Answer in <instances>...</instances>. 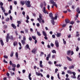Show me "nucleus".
Listing matches in <instances>:
<instances>
[{"label": "nucleus", "mask_w": 80, "mask_h": 80, "mask_svg": "<svg viewBox=\"0 0 80 80\" xmlns=\"http://www.w3.org/2000/svg\"><path fill=\"white\" fill-rule=\"evenodd\" d=\"M2 9V10L3 11V12H5V9L3 8L2 6L0 7Z\"/></svg>", "instance_id": "17"}, {"label": "nucleus", "mask_w": 80, "mask_h": 80, "mask_svg": "<svg viewBox=\"0 0 80 80\" xmlns=\"http://www.w3.org/2000/svg\"><path fill=\"white\" fill-rule=\"evenodd\" d=\"M32 38L33 39V40H36V38L35 36H32Z\"/></svg>", "instance_id": "43"}, {"label": "nucleus", "mask_w": 80, "mask_h": 80, "mask_svg": "<svg viewBox=\"0 0 80 80\" xmlns=\"http://www.w3.org/2000/svg\"><path fill=\"white\" fill-rule=\"evenodd\" d=\"M42 14L41 13L39 14V18H38L37 19V20L39 22V23H41V20H42Z\"/></svg>", "instance_id": "4"}, {"label": "nucleus", "mask_w": 80, "mask_h": 80, "mask_svg": "<svg viewBox=\"0 0 80 80\" xmlns=\"http://www.w3.org/2000/svg\"><path fill=\"white\" fill-rule=\"evenodd\" d=\"M74 68V66H70L69 67V69H72V68Z\"/></svg>", "instance_id": "27"}, {"label": "nucleus", "mask_w": 80, "mask_h": 80, "mask_svg": "<svg viewBox=\"0 0 80 80\" xmlns=\"http://www.w3.org/2000/svg\"><path fill=\"white\" fill-rule=\"evenodd\" d=\"M68 73H70V74H72V72L71 71L68 70L67 71Z\"/></svg>", "instance_id": "28"}, {"label": "nucleus", "mask_w": 80, "mask_h": 80, "mask_svg": "<svg viewBox=\"0 0 80 80\" xmlns=\"http://www.w3.org/2000/svg\"><path fill=\"white\" fill-rule=\"evenodd\" d=\"M58 71V69L56 68L55 69V73H57Z\"/></svg>", "instance_id": "38"}, {"label": "nucleus", "mask_w": 80, "mask_h": 80, "mask_svg": "<svg viewBox=\"0 0 80 80\" xmlns=\"http://www.w3.org/2000/svg\"><path fill=\"white\" fill-rule=\"evenodd\" d=\"M66 24H64L62 26V28H63L65 27H66Z\"/></svg>", "instance_id": "56"}, {"label": "nucleus", "mask_w": 80, "mask_h": 80, "mask_svg": "<svg viewBox=\"0 0 80 80\" xmlns=\"http://www.w3.org/2000/svg\"><path fill=\"white\" fill-rule=\"evenodd\" d=\"M26 40V38H25V37H23V40L25 41Z\"/></svg>", "instance_id": "59"}, {"label": "nucleus", "mask_w": 80, "mask_h": 80, "mask_svg": "<svg viewBox=\"0 0 80 80\" xmlns=\"http://www.w3.org/2000/svg\"><path fill=\"white\" fill-rule=\"evenodd\" d=\"M77 12H78L79 11H80V8L79 7H78L77 10H76Z\"/></svg>", "instance_id": "37"}, {"label": "nucleus", "mask_w": 80, "mask_h": 80, "mask_svg": "<svg viewBox=\"0 0 80 80\" xmlns=\"http://www.w3.org/2000/svg\"><path fill=\"white\" fill-rule=\"evenodd\" d=\"M43 3H44V6H46V5H47V4L46 3V2H45L44 1Z\"/></svg>", "instance_id": "51"}, {"label": "nucleus", "mask_w": 80, "mask_h": 80, "mask_svg": "<svg viewBox=\"0 0 80 80\" xmlns=\"http://www.w3.org/2000/svg\"><path fill=\"white\" fill-rule=\"evenodd\" d=\"M13 45L14 47H15L16 45V46H17V45H18V42L17 41H14L13 42Z\"/></svg>", "instance_id": "7"}, {"label": "nucleus", "mask_w": 80, "mask_h": 80, "mask_svg": "<svg viewBox=\"0 0 80 80\" xmlns=\"http://www.w3.org/2000/svg\"><path fill=\"white\" fill-rule=\"evenodd\" d=\"M56 36L57 37H60L61 36V33H60L57 32V34H56Z\"/></svg>", "instance_id": "9"}, {"label": "nucleus", "mask_w": 80, "mask_h": 80, "mask_svg": "<svg viewBox=\"0 0 80 80\" xmlns=\"http://www.w3.org/2000/svg\"><path fill=\"white\" fill-rule=\"evenodd\" d=\"M40 7L42 8H43V4L42 3H41L40 5Z\"/></svg>", "instance_id": "25"}, {"label": "nucleus", "mask_w": 80, "mask_h": 80, "mask_svg": "<svg viewBox=\"0 0 80 80\" xmlns=\"http://www.w3.org/2000/svg\"><path fill=\"white\" fill-rule=\"evenodd\" d=\"M36 25L37 27H40V24L39 23H37Z\"/></svg>", "instance_id": "62"}, {"label": "nucleus", "mask_w": 80, "mask_h": 80, "mask_svg": "<svg viewBox=\"0 0 80 80\" xmlns=\"http://www.w3.org/2000/svg\"><path fill=\"white\" fill-rule=\"evenodd\" d=\"M20 4H21L22 5H23L24 4H25V2L24 1H21Z\"/></svg>", "instance_id": "21"}, {"label": "nucleus", "mask_w": 80, "mask_h": 80, "mask_svg": "<svg viewBox=\"0 0 80 80\" xmlns=\"http://www.w3.org/2000/svg\"><path fill=\"white\" fill-rule=\"evenodd\" d=\"M26 47H27V48H29V45L28 44L26 45Z\"/></svg>", "instance_id": "47"}, {"label": "nucleus", "mask_w": 80, "mask_h": 80, "mask_svg": "<svg viewBox=\"0 0 80 80\" xmlns=\"http://www.w3.org/2000/svg\"><path fill=\"white\" fill-rule=\"evenodd\" d=\"M58 78H59V79H60V75L59 74V73H58Z\"/></svg>", "instance_id": "44"}, {"label": "nucleus", "mask_w": 80, "mask_h": 80, "mask_svg": "<svg viewBox=\"0 0 80 80\" xmlns=\"http://www.w3.org/2000/svg\"><path fill=\"white\" fill-rule=\"evenodd\" d=\"M15 33L16 35H18V33H17V31H15Z\"/></svg>", "instance_id": "57"}, {"label": "nucleus", "mask_w": 80, "mask_h": 80, "mask_svg": "<svg viewBox=\"0 0 80 80\" xmlns=\"http://www.w3.org/2000/svg\"><path fill=\"white\" fill-rule=\"evenodd\" d=\"M79 50V48H78V46H77V48L76 49V51L77 52H78Z\"/></svg>", "instance_id": "36"}, {"label": "nucleus", "mask_w": 80, "mask_h": 80, "mask_svg": "<svg viewBox=\"0 0 80 80\" xmlns=\"http://www.w3.org/2000/svg\"><path fill=\"white\" fill-rule=\"evenodd\" d=\"M17 23L18 24H21V22H20V21H17Z\"/></svg>", "instance_id": "45"}, {"label": "nucleus", "mask_w": 80, "mask_h": 80, "mask_svg": "<svg viewBox=\"0 0 80 80\" xmlns=\"http://www.w3.org/2000/svg\"><path fill=\"white\" fill-rule=\"evenodd\" d=\"M72 73L73 75L74 76H75V75H76V73L75 72H72Z\"/></svg>", "instance_id": "39"}, {"label": "nucleus", "mask_w": 80, "mask_h": 80, "mask_svg": "<svg viewBox=\"0 0 80 80\" xmlns=\"http://www.w3.org/2000/svg\"><path fill=\"white\" fill-rule=\"evenodd\" d=\"M10 72L11 74V76H13V75H15V73L14 72H13L12 73L11 72Z\"/></svg>", "instance_id": "41"}, {"label": "nucleus", "mask_w": 80, "mask_h": 80, "mask_svg": "<svg viewBox=\"0 0 80 80\" xmlns=\"http://www.w3.org/2000/svg\"><path fill=\"white\" fill-rule=\"evenodd\" d=\"M74 53V52H73V51H72L71 52V55H72Z\"/></svg>", "instance_id": "55"}, {"label": "nucleus", "mask_w": 80, "mask_h": 80, "mask_svg": "<svg viewBox=\"0 0 80 80\" xmlns=\"http://www.w3.org/2000/svg\"><path fill=\"white\" fill-rule=\"evenodd\" d=\"M4 58H6V59H7V58H8V56H6V55H4L3 56Z\"/></svg>", "instance_id": "34"}, {"label": "nucleus", "mask_w": 80, "mask_h": 80, "mask_svg": "<svg viewBox=\"0 0 80 80\" xmlns=\"http://www.w3.org/2000/svg\"><path fill=\"white\" fill-rule=\"evenodd\" d=\"M28 29H25V33H28Z\"/></svg>", "instance_id": "32"}, {"label": "nucleus", "mask_w": 80, "mask_h": 80, "mask_svg": "<svg viewBox=\"0 0 80 80\" xmlns=\"http://www.w3.org/2000/svg\"><path fill=\"white\" fill-rule=\"evenodd\" d=\"M78 33H79V32H78V31H77L76 32V37H79L80 34H78Z\"/></svg>", "instance_id": "24"}, {"label": "nucleus", "mask_w": 80, "mask_h": 80, "mask_svg": "<svg viewBox=\"0 0 80 80\" xmlns=\"http://www.w3.org/2000/svg\"><path fill=\"white\" fill-rule=\"evenodd\" d=\"M37 33L38 35V36H41V34L40 33V32H38V31H37Z\"/></svg>", "instance_id": "19"}, {"label": "nucleus", "mask_w": 80, "mask_h": 80, "mask_svg": "<svg viewBox=\"0 0 80 80\" xmlns=\"http://www.w3.org/2000/svg\"><path fill=\"white\" fill-rule=\"evenodd\" d=\"M37 42H38L37 41V40L36 39L35 40V42H34L35 44H36L37 43Z\"/></svg>", "instance_id": "61"}, {"label": "nucleus", "mask_w": 80, "mask_h": 80, "mask_svg": "<svg viewBox=\"0 0 80 80\" xmlns=\"http://www.w3.org/2000/svg\"><path fill=\"white\" fill-rule=\"evenodd\" d=\"M39 66L41 68H43V66L42 65V64H39Z\"/></svg>", "instance_id": "53"}, {"label": "nucleus", "mask_w": 80, "mask_h": 80, "mask_svg": "<svg viewBox=\"0 0 80 80\" xmlns=\"http://www.w3.org/2000/svg\"><path fill=\"white\" fill-rule=\"evenodd\" d=\"M43 12L44 13H47V14H48V12H47L46 10L44 11H43Z\"/></svg>", "instance_id": "30"}, {"label": "nucleus", "mask_w": 80, "mask_h": 80, "mask_svg": "<svg viewBox=\"0 0 80 80\" xmlns=\"http://www.w3.org/2000/svg\"><path fill=\"white\" fill-rule=\"evenodd\" d=\"M25 4L27 7H31V5H30V1H28L27 2H25Z\"/></svg>", "instance_id": "3"}, {"label": "nucleus", "mask_w": 80, "mask_h": 80, "mask_svg": "<svg viewBox=\"0 0 80 80\" xmlns=\"http://www.w3.org/2000/svg\"><path fill=\"white\" fill-rule=\"evenodd\" d=\"M49 17H51L52 20H57V15H55V16L54 18L53 17V13L52 12H50L49 14Z\"/></svg>", "instance_id": "1"}, {"label": "nucleus", "mask_w": 80, "mask_h": 80, "mask_svg": "<svg viewBox=\"0 0 80 80\" xmlns=\"http://www.w3.org/2000/svg\"><path fill=\"white\" fill-rule=\"evenodd\" d=\"M44 38L45 39V40H48V38L47 37V36H45Z\"/></svg>", "instance_id": "63"}, {"label": "nucleus", "mask_w": 80, "mask_h": 80, "mask_svg": "<svg viewBox=\"0 0 80 80\" xmlns=\"http://www.w3.org/2000/svg\"><path fill=\"white\" fill-rule=\"evenodd\" d=\"M9 38L11 40H14V38H13V36H11L9 37Z\"/></svg>", "instance_id": "15"}, {"label": "nucleus", "mask_w": 80, "mask_h": 80, "mask_svg": "<svg viewBox=\"0 0 80 80\" xmlns=\"http://www.w3.org/2000/svg\"><path fill=\"white\" fill-rule=\"evenodd\" d=\"M14 5H17V1H14Z\"/></svg>", "instance_id": "60"}, {"label": "nucleus", "mask_w": 80, "mask_h": 80, "mask_svg": "<svg viewBox=\"0 0 80 80\" xmlns=\"http://www.w3.org/2000/svg\"><path fill=\"white\" fill-rule=\"evenodd\" d=\"M11 26L13 28H14V29H16V26L14 25L13 24H12Z\"/></svg>", "instance_id": "14"}, {"label": "nucleus", "mask_w": 80, "mask_h": 80, "mask_svg": "<svg viewBox=\"0 0 80 80\" xmlns=\"http://www.w3.org/2000/svg\"><path fill=\"white\" fill-rule=\"evenodd\" d=\"M55 45L56 47H59V43H58V41H56L55 42Z\"/></svg>", "instance_id": "6"}, {"label": "nucleus", "mask_w": 80, "mask_h": 80, "mask_svg": "<svg viewBox=\"0 0 80 80\" xmlns=\"http://www.w3.org/2000/svg\"><path fill=\"white\" fill-rule=\"evenodd\" d=\"M36 51H37V49L34 48L32 50V52L35 54V53L36 52Z\"/></svg>", "instance_id": "11"}, {"label": "nucleus", "mask_w": 80, "mask_h": 80, "mask_svg": "<svg viewBox=\"0 0 80 80\" xmlns=\"http://www.w3.org/2000/svg\"><path fill=\"white\" fill-rule=\"evenodd\" d=\"M29 40L30 41H32V38H31V37H29Z\"/></svg>", "instance_id": "49"}, {"label": "nucleus", "mask_w": 80, "mask_h": 80, "mask_svg": "<svg viewBox=\"0 0 80 80\" xmlns=\"http://www.w3.org/2000/svg\"><path fill=\"white\" fill-rule=\"evenodd\" d=\"M52 52L53 53H56V52L55 51V50H53L52 51Z\"/></svg>", "instance_id": "33"}, {"label": "nucleus", "mask_w": 80, "mask_h": 80, "mask_svg": "<svg viewBox=\"0 0 80 80\" xmlns=\"http://www.w3.org/2000/svg\"><path fill=\"white\" fill-rule=\"evenodd\" d=\"M9 38H10V34H7L6 38V40L7 42H8V41H9Z\"/></svg>", "instance_id": "5"}, {"label": "nucleus", "mask_w": 80, "mask_h": 80, "mask_svg": "<svg viewBox=\"0 0 80 80\" xmlns=\"http://www.w3.org/2000/svg\"><path fill=\"white\" fill-rule=\"evenodd\" d=\"M52 58H55V55H52Z\"/></svg>", "instance_id": "54"}, {"label": "nucleus", "mask_w": 80, "mask_h": 80, "mask_svg": "<svg viewBox=\"0 0 80 80\" xmlns=\"http://www.w3.org/2000/svg\"><path fill=\"white\" fill-rule=\"evenodd\" d=\"M72 51L71 50H69L67 52V55H69L71 53V52Z\"/></svg>", "instance_id": "10"}, {"label": "nucleus", "mask_w": 80, "mask_h": 80, "mask_svg": "<svg viewBox=\"0 0 80 80\" xmlns=\"http://www.w3.org/2000/svg\"><path fill=\"white\" fill-rule=\"evenodd\" d=\"M0 42L2 46L4 45V43H3V40H0Z\"/></svg>", "instance_id": "18"}, {"label": "nucleus", "mask_w": 80, "mask_h": 80, "mask_svg": "<svg viewBox=\"0 0 80 80\" xmlns=\"http://www.w3.org/2000/svg\"><path fill=\"white\" fill-rule=\"evenodd\" d=\"M71 78H76V77H75V76H71Z\"/></svg>", "instance_id": "35"}, {"label": "nucleus", "mask_w": 80, "mask_h": 80, "mask_svg": "<svg viewBox=\"0 0 80 80\" xmlns=\"http://www.w3.org/2000/svg\"><path fill=\"white\" fill-rule=\"evenodd\" d=\"M65 22L66 23H70V20L68 19H66L65 20Z\"/></svg>", "instance_id": "8"}, {"label": "nucleus", "mask_w": 80, "mask_h": 80, "mask_svg": "<svg viewBox=\"0 0 80 80\" xmlns=\"http://www.w3.org/2000/svg\"><path fill=\"white\" fill-rule=\"evenodd\" d=\"M54 20L52 19L51 20V22L53 25H55V21Z\"/></svg>", "instance_id": "12"}, {"label": "nucleus", "mask_w": 80, "mask_h": 80, "mask_svg": "<svg viewBox=\"0 0 80 80\" xmlns=\"http://www.w3.org/2000/svg\"><path fill=\"white\" fill-rule=\"evenodd\" d=\"M70 24H71L72 25H73V24H74V22L73 21H72L70 22Z\"/></svg>", "instance_id": "40"}, {"label": "nucleus", "mask_w": 80, "mask_h": 80, "mask_svg": "<svg viewBox=\"0 0 80 80\" xmlns=\"http://www.w3.org/2000/svg\"><path fill=\"white\" fill-rule=\"evenodd\" d=\"M12 67L15 68L16 67V65L15 64H12Z\"/></svg>", "instance_id": "29"}, {"label": "nucleus", "mask_w": 80, "mask_h": 80, "mask_svg": "<svg viewBox=\"0 0 80 80\" xmlns=\"http://www.w3.org/2000/svg\"><path fill=\"white\" fill-rule=\"evenodd\" d=\"M50 3L51 4H52L53 5L55 6L56 8H57V7H58L57 6V4H56V2H54V1H53V0H50Z\"/></svg>", "instance_id": "2"}, {"label": "nucleus", "mask_w": 80, "mask_h": 80, "mask_svg": "<svg viewBox=\"0 0 80 80\" xmlns=\"http://www.w3.org/2000/svg\"><path fill=\"white\" fill-rule=\"evenodd\" d=\"M3 62H4V63H7L8 62L7 61H6L5 59H4L3 61Z\"/></svg>", "instance_id": "50"}, {"label": "nucleus", "mask_w": 80, "mask_h": 80, "mask_svg": "<svg viewBox=\"0 0 80 80\" xmlns=\"http://www.w3.org/2000/svg\"><path fill=\"white\" fill-rule=\"evenodd\" d=\"M4 28H8V26H7V25H4L3 26Z\"/></svg>", "instance_id": "31"}, {"label": "nucleus", "mask_w": 80, "mask_h": 80, "mask_svg": "<svg viewBox=\"0 0 80 80\" xmlns=\"http://www.w3.org/2000/svg\"><path fill=\"white\" fill-rule=\"evenodd\" d=\"M9 18H7L6 20V22H8V21H9Z\"/></svg>", "instance_id": "58"}, {"label": "nucleus", "mask_w": 80, "mask_h": 80, "mask_svg": "<svg viewBox=\"0 0 80 80\" xmlns=\"http://www.w3.org/2000/svg\"><path fill=\"white\" fill-rule=\"evenodd\" d=\"M67 58L69 61H70V62L72 61V59L71 58H69L67 56Z\"/></svg>", "instance_id": "16"}, {"label": "nucleus", "mask_w": 80, "mask_h": 80, "mask_svg": "<svg viewBox=\"0 0 80 80\" xmlns=\"http://www.w3.org/2000/svg\"><path fill=\"white\" fill-rule=\"evenodd\" d=\"M40 73H39V72H36V75H37L38 76H40Z\"/></svg>", "instance_id": "23"}, {"label": "nucleus", "mask_w": 80, "mask_h": 80, "mask_svg": "<svg viewBox=\"0 0 80 80\" xmlns=\"http://www.w3.org/2000/svg\"><path fill=\"white\" fill-rule=\"evenodd\" d=\"M21 43H22V45H25V42L23 40H21Z\"/></svg>", "instance_id": "20"}, {"label": "nucleus", "mask_w": 80, "mask_h": 80, "mask_svg": "<svg viewBox=\"0 0 80 80\" xmlns=\"http://www.w3.org/2000/svg\"><path fill=\"white\" fill-rule=\"evenodd\" d=\"M42 34L43 35H44V36H47V34L46 33V32H45L44 31H42Z\"/></svg>", "instance_id": "13"}, {"label": "nucleus", "mask_w": 80, "mask_h": 80, "mask_svg": "<svg viewBox=\"0 0 80 80\" xmlns=\"http://www.w3.org/2000/svg\"><path fill=\"white\" fill-rule=\"evenodd\" d=\"M13 56V52H12L10 55V57H12Z\"/></svg>", "instance_id": "26"}, {"label": "nucleus", "mask_w": 80, "mask_h": 80, "mask_svg": "<svg viewBox=\"0 0 80 80\" xmlns=\"http://www.w3.org/2000/svg\"><path fill=\"white\" fill-rule=\"evenodd\" d=\"M20 67V65L19 64H18L17 66V68H19Z\"/></svg>", "instance_id": "52"}, {"label": "nucleus", "mask_w": 80, "mask_h": 80, "mask_svg": "<svg viewBox=\"0 0 80 80\" xmlns=\"http://www.w3.org/2000/svg\"><path fill=\"white\" fill-rule=\"evenodd\" d=\"M19 39H22V35H19Z\"/></svg>", "instance_id": "48"}, {"label": "nucleus", "mask_w": 80, "mask_h": 80, "mask_svg": "<svg viewBox=\"0 0 80 80\" xmlns=\"http://www.w3.org/2000/svg\"><path fill=\"white\" fill-rule=\"evenodd\" d=\"M26 18L27 20H29V19H30V18L29 17V16L28 15H27Z\"/></svg>", "instance_id": "46"}, {"label": "nucleus", "mask_w": 80, "mask_h": 80, "mask_svg": "<svg viewBox=\"0 0 80 80\" xmlns=\"http://www.w3.org/2000/svg\"><path fill=\"white\" fill-rule=\"evenodd\" d=\"M10 10H12V6L10 5Z\"/></svg>", "instance_id": "64"}, {"label": "nucleus", "mask_w": 80, "mask_h": 80, "mask_svg": "<svg viewBox=\"0 0 80 80\" xmlns=\"http://www.w3.org/2000/svg\"><path fill=\"white\" fill-rule=\"evenodd\" d=\"M0 5L1 6V7H2V6L3 5V3L2 2H1L0 3Z\"/></svg>", "instance_id": "42"}, {"label": "nucleus", "mask_w": 80, "mask_h": 80, "mask_svg": "<svg viewBox=\"0 0 80 80\" xmlns=\"http://www.w3.org/2000/svg\"><path fill=\"white\" fill-rule=\"evenodd\" d=\"M15 55L16 58H18V54L17 52H16Z\"/></svg>", "instance_id": "22"}]
</instances>
